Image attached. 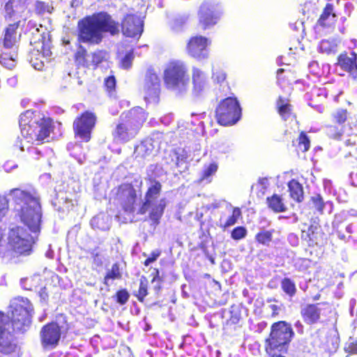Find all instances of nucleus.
<instances>
[{
  "label": "nucleus",
  "mask_w": 357,
  "mask_h": 357,
  "mask_svg": "<svg viewBox=\"0 0 357 357\" xmlns=\"http://www.w3.org/2000/svg\"><path fill=\"white\" fill-rule=\"evenodd\" d=\"M77 29L80 42L98 45L102 40L103 33H109L112 36L118 34L119 23L107 12L101 11L80 20Z\"/></svg>",
  "instance_id": "f257e3e1"
},
{
  "label": "nucleus",
  "mask_w": 357,
  "mask_h": 357,
  "mask_svg": "<svg viewBox=\"0 0 357 357\" xmlns=\"http://www.w3.org/2000/svg\"><path fill=\"white\" fill-rule=\"evenodd\" d=\"M13 202V212L15 217L32 232L40 229L42 211L40 199L29 192L13 188L9 190Z\"/></svg>",
  "instance_id": "f03ea898"
},
{
  "label": "nucleus",
  "mask_w": 357,
  "mask_h": 357,
  "mask_svg": "<svg viewBox=\"0 0 357 357\" xmlns=\"http://www.w3.org/2000/svg\"><path fill=\"white\" fill-rule=\"evenodd\" d=\"M19 124L22 137L35 145L47 142L54 130L52 119L40 111L26 110L20 115Z\"/></svg>",
  "instance_id": "7ed1b4c3"
},
{
  "label": "nucleus",
  "mask_w": 357,
  "mask_h": 357,
  "mask_svg": "<svg viewBox=\"0 0 357 357\" xmlns=\"http://www.w3.org/2000/svg\"><path fill=\"white\" fill-rule=\"evenodd\" d=\"M145 121L146 114L141 109L123 112L112 132L114 140L121 143L130 141L137 135Z\"/></svg>",
  "instance_id": "20e7f679"
},
{
  "label": "nucleus",
  "mask_w": 357,
  "mask_h": 357,
  "mask_svg": "<svg viewBox=\"0 0 357 357\" xmlns=\"http://www.w3.org/2000/svg\"><path fill=\"white\" fill-rule=\"evenodd\" d=\"M294 336V332L289 323L285 321L273 323L264 341L265 354L288 353Z\"/></svg>",
  "instance_id": "39448f33"
},
{
  "label": "nucleus",
  "mask_w": 357,
  "mask_h": 357,
  "mask_svg": "<svg viewBox=\"0 0 357 357\" xmlns=\"http://www.w3.org/2000/svg\"><path fill=\"white\" fill-rule=\"evenodd\" d=\"M33 239L23 227L15 225L9 229L6 252L11 257L29 255L32 250Z\"/></svg>",
  "instance_id": "423d86ee"
},
{
  "label": "nucleus",
  "mask_w": 357,
  "mask_h": 357,
  "mask_svg": "<svg viewBox=\"0 0 357 357\" xmlns=\"http://www.w3.org/2000/svg\"><path fill=\"white\" fill-rule=\"evenodd\" d=\"M10 307L13 332L24 333L31 323L33 305L27 298L17 296L13 300Z\"/></svg>",
  "instance_id": "0eeeda50"
},
{
  "label": "nucleus",
  "mask_w": 357,
  "mask_h": 357,
  "mask_svg": "<svg viewBox=\"0 0 357 357\" xmlns=\"http://www.w3.org/2000/svg\"><path fill=\"white\" fill-rule=\"evenodd\" d=\"M163 81L168 89H185L189 83L188 68L185 63L179 60L169 61L164 69Z\"/></svg>",
  "instance_id": "6e6552de"
},
{
  "label": "nucleus",
  "mask_w": 357,
  "mask_h": 357,
  "mask_svg": "<svg viewBox=\"0 0 357 357\" xmlns=\"http://www.w3.org/2000/svg\"><path fill=\"white\" fill-rule=\"evenodd\" d=\"M217 122L222 126L235 124L241 116V108L235 97H227L218 105L215 111Z\"/></svg>",
  "instance_id": "1a4fd4ad"
},
{
  "label": "nucleus",
  "mask_w": 357,
  "mask_h": 357,
  "mask_svg": "<svg viewBox=\"0 0 357 357\" xmlns=\"http://www.w3.org/2000/svg\"><path fill=\"white\" fill-rule=\"evenodd\" d=\"M114 199L128 214L133 213L138 202L136 189L131 183H123L114 188Z\"/></svg>",
  "instance_id": "9d476101"
},
{
  "label": "nucleus",
  "mask_w": 357,
  "mask_h": 357,
  "mask_svg": "<svg viewBox=\"0 0 357 357\" xmlns=\"http://www.w3.org/2000/svg\"><path fill=\"white\" fill-rule=\"evenodd\" d=\"M97 116L94 112L84 111L78 115L73 121V131L75 137L82 142H89L91 139L92 131L96 127Z\"/></svg>",
  "instance_id": "9b49d317"
},
{
  "label": "nucleus",
  "mask_w": 357,
  "mask_h": 357,
  "mask_svg": "<svg viewBox=\"0 0 357 357\" xmlns=\"http://www.w3.org/2000/svg\"><path fill=\"white\" fill-rule=\"evenodd\" d=\"M221 15L220 6L211 1H204L198 10V26L203 31L214 26Z\"/></svg>",
  "instance_id": "f8f14e48"
},
{
  "label": "nucleus",
  "mask_w": 357,
  "mask_h": 357,
  "mask_svg": "<svg viewBox=\"0 0 357 357\" xmlns=\"http://www.w3.org/2000/svg\"><path fill=\"white\" fill-rule=\"evenodd\" d=\"M211 44V40L208 38L199 34L192 35L186 43L185 51L190 57L202 61L208 58V48Z\"/></svg>",
  "instance_id": "ddd939ff"
},
{
  "label": "nucleus",
  "mask_w": 357,
  "mask_h": 357,
  "mask_svg": "<svg viewBox=\"0 0 357 357\" xmlns=\"http://www.w3.org/2000/svg\"><path fill=\"white\" fill-rule=\"evenodd\" d=\"M160 79L153 68L147 69L144 82V99L148 102H156L160 93Z\"/></svg>",
  "instance_id": "4468645a"
},
{
  "label": "nucleus",
  "mask_w": 357,
  "mask_h": 357,
  "mask_svg": "<svg viewBox=\"0 0 357 357\" xmlns=\"http://www.w3.org/2000/svg\"><path fill=\"white\" fill-rule=\"evenodd\" d=\"M350 113L347 109L337 108L331 114L333 124L326 126L328 135L335 139H340L344 132V124L348 121Z\"/></svg>",
  "instance_id": "2eb2a0df"
},
{
  "label": "nucleus",
  "mask_w": 357,
  "mask_h": 357,
  "mask_svg": "<svg viewBox=\"0 0 357 357\" xmlns=\"http://www.w3.org/2000/svg\"><path fill=\"white\" fill-rule=\"evenodd\" d=\"M61 327L55 321L44 325L40 332L41 344L45 347H56L61 338Z\"/></svg>",
  "instance_id": "dca6fc26"
},
{
  "label": "nucleus",
  "mask_w": 357,
  "mask_h": 357,
  "mask_svg": "<svg viewBox=\"0 0 357 357\" xmlns=\"http://www.w3.org/2000/svg\"><path fill=\"white\" fill-rule=\"evenodd\" d=\"M3 317L4 313L0 311V352L8 355L15 353L18 347L14 335L6 330Z\"/></svg>",
  "instance_id": "f3484780"
},
{
  "label": "nucleus",
  "mask_w": 357,
  "mask_h": 357,
  "mask_svg": "<svg viewBox=\"0 0 357 357\" xmlns=\"http://www.w3.org/2000/svg\"><path fill=\"white\" fill-rule=\"evenodd\" d=\"M121 31L130 38L139 37L143 31V24L139 17L133 14L126 15L121 22Z\"/></svg>",
  "instance_id": "a211bd4d"
},
{
  "label": "nucleus",
  "mask_w": 357,
  "mask_h": 357,
  "mask_svg": "<svg viewBox=\"0 0 357 357\" xmlns=\"http://www.w3.org/2000/svg\"><path fill=\"white\" fill-rule=\"evenodd\" d=\"M336 65L347 72L354 79L357 78V54L354 51H344L337 58Z\"/></svg>",
  "instance_id": "6ab92c4d"
},
{
  "label": "nucleus",
  "mask_w": 357,
  "mask_h": 357,
  "mask_svg": "<svg viewBox=\"0 0 357 357\" xmlns=\"http://www.w3.org/2000/svg\"><path fill=\"white\" fill-rule=\"evenodd\" d=\"M321 303L306 304L301 310V315L303 321L308 325H312L319 322L321 315Z\"/></svg>",
  "instance_id": "aec40b11"
},
{
  "label": "nucleus",
  "mask_w": 357,
  "mask_h": 357,
  "mask_svg": "<svg viewBox=\"0 0 357 357\" xmlns=\"http://www.w3.org/2000/svg\"><path fill=\"white\" fill-rule=\"evenodd\" d=\"M162 190L161 183L156 180L153 181V183L148 188L145 193V201L139 208L137 213L140 215L145 214L151 204L155 201L160 194Z\"/></svg>",
  "instance_id": "412c9836"
},
{
  "label": "nucleus",
  "mask_w": 357,
  "mask_h": 357,
  "mask_svg": "<svg viewBox=\"0 0 357 357\" xmlns=\"http://www.w3.org/2000/svg\"><path fill=\"white\" fill-rule=\"evenodd\" d=\"M337 15L333 3H327L317 20V24L322 28H330L337 21Z\"/></svg>",
  "instance_id": "4be33fe9"
},
{
  "label": "nucleus",
  "mask_w": 357,
  "mask_h": 357,
  "mask_svg": "<svg viewBox=\"0 0 357 357\" xmlns=\"http://www.w3.org/2000/svg\"><path fill=\"white\" fill-rule=\"evenodd\" d=\"M276 111L281 119L285 121L290 119H296L297 117L289 100L281 96L276 100Z\"/></svg>",
  "instance_id": "5701e85b"
},
{
  "label": "nucleus",
  "mask_w": 357,
  "mask_h": 357,
  "mask_svg": "<svg viewBox=\"0 0 357 357\" xmlns=\"http://www.w3.org/2000/svg\"><path fill=\"white\" fill-rule=\"evenodd\" d=\"M30 45L33 46V49L43 56H48L51 54L50 47L45 44V37L40 33L38 29L35 30V33H32Z\"/></svg>",
  "instance_id": "b1692460"
},
{
  "label": "nucleus",
  "mask_w": 357,
  "mask_h": 357,
  "mask_svg": "<svg viewBox=\"0 0 357 357\" xmlns=\"http://www.w3.org/2000/svg\"><path fill=\"white\" fill-rule=\"evenodd\" d=\"M268 208L274 213L285 212L287 209L281 195L274 193L266 199Z\"/></svg>",
  "instance_id": "393cba45"
},
{
  "label": "nucleus",
  "mask_w": 357,
  "mask_h": 357,
  "mask_svg": "<svg viewBox=\"0 0 357 357\" xmlns=\"http://www.w3.org/2000/svg\"><path fill=\"white\" fill-rule=\"evenodd\" d=\"M19 27V22L10 24L5 30L2 45L6 49H12L16 41V31Z\"/></svg>",
  "instance_id": "a878e982"
},
{
  "label": "nucleus",
  "mask_w": 357,
  "mask_h": 357,
  "mask_svg": "<svg viewBox=\"0 0 357 357\" xmlns=\"http://www.w3.org/2000/svg\"><path fill=\"white\" fill-rule=\"evenodd\" d=\"M288 190L289 196L297 203H301L304 200V192L303 185L296 179L290 180L288 183Z\"/></svg>",
  "instance_id": "bb28decb"
},
{
  "label": "nucleus",
  "mask_w": 357,
  "mask_h": 357,
  "mask_svg": "<svg viewBox=\"0 0 357 357\" xmlns=\"http://www.w3.org/2000/svg\"><path fill=\"white\" fill-rule=\"evenodd\" d=\"M17 52L13 49L0 47V63L6 68H11L15 66Z\"/></svg>",
  "instance_id": "cd10ccee"
},
{
  "label": "nucleus",
  "mask_w": 357,
  "mask_h": 357,
  "mask_svg": "<svg viewBox=\"0 0 357 357\" xmlns=\"http://www.w3.org/2000/svg\"><path fill=\"white\" fill-rule=\"evenodd\" d=\"M317 229V225H310L308 226L307 230L303 229L301 231V240L305 241L309 247H313L318 244Z\"/></svg>",
  "instance_id": "c85d7f7f"
},
{
  "label": "nucleus",
  "mask_w": 357,
  "mask_h": 357,
  "mask_svg": "<svg viewBox=\"0 0 357 357\" xmlns=\"http://www.w3.org/2000/svg\"><path fill=\"white\" fill-rule=\"evenodd\" d=\"M169 158L170 161L167 160V163L174 162L177 167L187 162L188 153L183 149H174L169 151ZM165 159L167 160L166 158Z\"/></svg>",
  "instance_id": "c756f323"
},
{
  "label": "nucleus",
  "mask_w": 357,
  "mask_h": 357,
  "mask_svg": "<svg viewBox=\"0 0 357 357\" xmlns=\"http://www.w3.org/2000/svg\"><path fill=\"white\" fill-rule=\"evenodd\" d=\"M192 79L193 89L197 92L202 91L206 85V77L204 72L197 68H192Z\"/></svg>",
  "instance_id": "7c9ffc66"
},
{
  "label": "nucleus",
  "mask_w": 357,
  "mask_h": 357,
  "mask_svg": "<svg viewBox=\"0 0 357 357\" xmlns=\"http://www.w3.org/2000/svg\"><path fill=\"white\" fill-rule=\"evenodd\" d=\"M122 273L120 269L119 264L115 262L112 265L111 268L107 271L103 278V284L109 286L110 280H121Z\"/></svg>",
  "instance_id": "2f4dec72"
},
{
  "label": "nucleus",
  "mask_w": 357,
  "mask_h": 357,
  "mask_svg": "<svg viewBox=\"0 0 357 357\" xmlns=\"http://www.w3.org/2000/svg\"><path fill=\"white\" fill-rule=\"evenodd\" d=\"M88 52L86 49L79 45L74 54V61L77 67H89V62L87 60Z\"/></svg>",
  "instance_id": "473e14b6"
},
{
  "label": "nucleus",
  "mask_w": 357,
  "mask_h": 357,
  "mask_svg": "<svg viewBox=\"0 0 357 357\" xmlns=\"http://www.w3.org/2000/svg\"><path fill=\"white\" fill-rule=\"evenodd\" d=\"M242 218V212L239 207H233L231 208V215L227 218L225 222L222 224H220V227L222 229H226L227 228L234 225L238 220Z\"/></svg>",
  "instance_id": "72a5a7b5"
},
{
  "label": "nucleus",
  "mask_w": 357,
  "mask_h": 357,
  "mask_svg": "<svg viewBox=\"0 0 357 357\" xmlns=\"http://www.w3.org/2000/svg\"><path fill=\"white\" fill-rule=\"evenodd\" d=\"M274 229L271 230H261L255 235V241L257 243L268 246L273 241V235L274 234Z\"/></svg>",
  "instance_id": "f704fd0d"
},
{
  "label": "nucleus",
  "mask_w": 357,
  "mask_h": 357,
  "mask_svg": "<svg viewBox=\"0 0 357 357\" xmlns=\"http://www.w3.org/2000/svg\"><path fill=\"white\" fill-rule=\"evenodd\" d=\"M165 208V204L163 199L160 201V204L154 206L150 211L149 218L154 224L158 225L160 222L161 217L163 215Z\"/></svg>",
  "instance_id": "c9c22d12"
},
{
  "label": "nucleus",
  "mask_w": 357,
  "mask_h": 357,
  "mask_svg": "<svg viewBox=\"0 0 357 357\" xmlns=\"http://www.w3.org/2000/svg\"><path fill=\"white\" fill-rule=\"evenodd\" d=\"M297 151L305 153L310 148V140L305 132L301 131L297 139Z\"/></svg>",
  "instance_id": "e433bc0d"
},
{
  "label": "nucleus",
  "mask_w": 357,
  "mask_h": 357,
  "mask_svg": "<svg viewBox=\"0 0 357 357\" xmlns=\"http://www.w3.org/2000/svg\"><path fill=\"white\" fill-rule=\"evenodd\" d=\"M148 295V281L147 279L142 276L139 280V289L137 293L135 294V296L137 301L143 303L145 297Z\"/></svg>",
  "instance_id": "4c0bfd02"
},
{
  "label": "nucleus",
  "mask_w": 357,
  "mask_h": 357,
  "mask_svg": "<svg viewBox=\"0 0 357 357\" xmlns=\"http://www.w3.org/2000/svg\"><path fill=\"white\" fill-rule=\"evenodd\" d=\"M281 288L286 294L291 297L296 293V284L289 278H284L281 280Z\"/></svg>",
  "instance_id": "58836bf2"
},
{
  "label": "nucleus",
  "mask_w": 357,
  "mask_h": 357,
  "mask_svg": "<svg viewBox=\"0 0 357 357\" xmlns=\"http://www.w3.org/2000/svg\"><path fill=\"white\" fill-rule=\"evenodd\" d=\"M112 298L117 304L124 305L130 298V294L126 288H121L116 291Z\"/></svg>",
  "instance_id": "ea45409f"
},
{
  "label": "nucleus",
  "mask_w": 357,
  "mask_h": 357,
  "mask_svg": "<svg viewBox=\"0 0 357 357\" xmlns=\"http://www.w3.org/2000/svg\"><path fill=\"white\" fill-rule=\"evenodd\" d=\"M107 52L103 50H96L91 53V64L96 68L100 63L106 60Z\"/></svg>",
  "instance_id": "a19ab883"
},
{
  "label": "nucleus",
  "mask_w": 357,
  "mask_h": 357,
  "mask_svg": "<svg viewBox=\"0 0 357 357\" xmlns=\"http://www.w3.org/2000/svg\"><path fill=\"white\" fill-rule=\"evenodd\" d=\"M116 80L115 76L112 75L104 80V87L107 93L112 94L116 91Z\"/></svg>",
  "instance_id": "79ce46f5"
},
{
  "label": "nucleus",
  "mask_w": 357,
  "mask_h": 357,
  "mask_svg": "<svg viewBox=\"0 0 357 357\" xmlns=\"http://www.w3.org/2000/svg\"><path fill=\"white\" fill-rule=\"evenodd\" d=\"M229 313L230 316L227 320V324L231 326L238 324L241 319V311L237 307H231Z\"/></svg>",
  "instance_id": "37998d69"
},
{
  "label": "nucleus",
  "mask_w": 357,
  "mask_h": 357,
  "mask_svg": "<svg viewBox=\"0 0 357 357\" xmlns=\"http://www.w3.org/2000/svg\"><path fill=\"white\" fill-rule=\"evenodd\" d=\"M218 168V165L215 162L210 163L203 169L200 181L207 180L211 176L217 172Z\"/></svg>",
  "instance_id": "c03bdc74"
},
{
  "label": "nucleus",
  "mask_w": 357,
  "mask_h": 357,
  "mask_svg": "<svg viewBox=\"0 0 357 357\" xmlns=\"http://www.w3.org/2000/svg\"><path fill=\"white\" fill-rule=\"evenodd\" d=\"M310 201L312 202L314 207L319 213H323L325 203L321 195L317 194L314 196L310 197Z\"/></svg>",
  "instance_id": "a18cd8bd"
},
{
  "label": "nucleus",
  "mask_w": 357,
  "mask_h": 357,
  "mask_svg": "<svg viewBox=\"0 0 357 357\" xmlns=\"http://www.w3.org/2000/svg\"><path fill=\"white\" fill-rule=\"evenodd\" d=\"M247 235V229L243 226H238L233 229L231 232V237L235 241L244 238Z\"/></svg>",
  "instance_id": "49530a36"
},
{
  "label": "nucleus",
  "mask_w": 357,
  "mask_h": 357,
  "mask_svg": "<svg viewBox=\"0 0 357 357\" xmlns=\"http://www.w3.org/2000/svg\"><path fill=\"white\" fill-rule=\"evenodd\" d=\"M134 59L133 50H130L126 54V55L121 60V67L123 69L128 70L132 66V61Z\"/></svg>",
  "instance_id": "de8ad7c7"
},
{
  "label": "nucleus",
  "mask_w": 357,
  "mask_h": 357,
  "mask_svg": "<svg viewBox=\"0 0 357 357\" xmlns=\"http://www.w3.org/2000/svg\"><path fill=\"white\" fill-rule=\"evenodd\" d=\"M227 73L222 68H217L213 73V79L217 83L221 84L226 81Z\"/></svg>",
  "instance_id": "09e8293b"
},
{
  "label": "nucleus",
  "mask_w": 357,
  "mask_h": 357,
  "mask_svg": "<svg viewBox=\"0 0 357 357\" xmlns=\"http://www.w3.org/2000/svg\"><path fill=\"white\" fill-rule=\"evenodd\" d=\"M50 7L49 5L43 1H36L35 5V11L38 15H43L45 13H50Z\"/></svg>",
  "instance_id": "8fccbe9b"
},
{
  "label": "nucleus",
  "mask_w": 357,
  "mask_h": 357,
  "mask_svg": "<svg viewBox=\"0 0 357 357\" xmlns=\"http://www.w3.org/2000/svg\"><path fill=\"white\" fill-rule=\"evenodd\" d=\"M335 45H331V43L328 40H324L321 42L319 49L321 52L330 54L334 52Z\"/></svg>",
  "instance_id": "3c124183"
},
{
  "label": "nucleus",
  "mask_w": 357,
  "mask_h": 357,
  "mask_svg": "<svg viewBox=\"0 0 357 357\" xmlns=\"http://www.w3.org/2000/svg\"><path fill=\"white\" fill-rule=\"evenodd\" d=\"M162 251L160 250H155L151 252L150 256L147 257L144 261V265L148 266L151 263L155 261L160 256Z\"/></svg>",
  "instance_id": "603ef678"
},
{
  "label": "nucleus",
  "mask_w": 357,
  "mask_h": 357,
  "mask_svg": "<svg viewBox=\"0 0 357 357\" xmlns=\"http://www.w3.org/2000/svg\"><path fill=\"white\" fill-rule=\"evenodd\" d=\"M284 71L285 70L283 68H279L277 70V79L280 83L284 82L286 79V76L282 75V73H284Z\"/></svg>",
  "instance_id": "864d4df0"
},
{
  "label": "nucleus",
  "mask_w": 357,
  "mask_h": 357,
  "mask_svg": "<svg viewBox=\"0 0 357 357\" xmlns=\"http://www.w3.org/2000/svg\"><path fill=\"white\" fill-rule=\"evenodd\" d=\"M270 307L272 310V314H271L272 317H275L277 315H278V314H279L278 312H279L280 307L278 305H274V304L271 305Z\"/></svg>",
  "instance_id": "5fc2aeb1"
},
{
  "label": "nucleus",
  "mask_w": 357,
  "mask_h": 357,
  "mask_svg": "<svg viewBox=\"0 0 357 357\" xmlns=\"http://www.w3.org/2000/svg\"><path fill=\"white\" fill-rule=\"evenodd\" d=\"M349 349L351 352L357 354V340L349 344Z\"/></svg>",
  "instance_id": "6e6d98bb"
},
{
  "label": "nucleus",
  "mask_w": 357,
  "mask_h": 357,
  "mask_svg": "<svg viewBox=\"0 0 357 357\" xmlns=\"http://www.w3.org/2000/svg\"><path fill=\"white\" fill-rule=\"evenodd\" d=\"M287 353H273V354H266L268 357H287L285 355Z\"/></svg>",
  "instance_id": "4d7b16f0"
},
{
  "label": "nucleus",
  "mask_w": 357,
  "mask_h": 357,
  "mask_svg": "<svg viewBox=\"0 0 357 357\" xmlns=\"http://www.w3.org/2000/svg\"><path fill=\"white\" fill-rule=\"evenodd\" d=\"M162 283H156L153 287V290L155 291V294H158L161 289H162Z\"/></svg>",
  "instance_id": "13d9d810"
},
{
  "label": "nucleus",
  "mask_w": 357,
  "mask_h": 357,
  "mask_svg": "<svg viewBox=\"0 0 357 357\" xmlns=\"http://www.w3.org/2000/svg\"><path fill=\"white\" fill-rule=\"evenodd\" d=\"M162 283L163 282V279L159 275L158 276V278L156 277H153L152 279H151V283Z\"/></svg>",
  "instance_id": "bf43d9fd"
},
{
  "label": "nucleus",
  "mask_w": 357,
  "mask_h": 357,
  "mask_svg": "<svg viewBox=\"0 0 357 357\" xmlns=\"http://www.w3.org/2000/svg\"><path fill=\"white\" fill-rule=\"evenodd\" d=\"M13 0H9L8 2H6L5 5V8L6 10H13Z\"/></svg>",
  "instance_id": "052dcab7"
},
{
  "label": "nucleus",
  "mask_w": 357,
  "mask_h": 357,
  "mask_svg": "<svg viewBox=\"0 0 357 357\" xmlns=\"http://www.w3.org/2000/svg\"><path fill=\"white\" fill-rule=\"evenodd\" d=\"M151 275L153 277H156L158 278V276L160 275V271L158 268H154L153 272L151 273Z\"/></svg>",
  "instance_id": "680f3d73"
},
{
  "label": "nucleus",
  "mask_w": 357,
  "mask_h": 357,
  "mask_svg": "<svg viewBox=\"0 0 357 357\" xmlns=\"http://www.w3.org/2000/svg\"><path fill=\"white\" fill-rule=\"evenodd\" d=\"M321 298V294H317L316 295H314L313 297H312V300L313 301H318Z\"/></svg>",
  "instance_id": "e2e57ef3"
},
{
  "label": "nucleus",
  "mask_w": 357,
  "mask_h": 357,
  "mask_svg": "<svg viewBox=\"0 0 357 357\" xmlns=\"http://www.w3.org/2000/svg\"><path fill=\"white\" fill-rule=\"evenodd\" d=\"M99 256V254L98 253H96L93 255V258L96 257H98Z\"/></svg>",
  "instance_id": "0e129e2a"
},
{
  "label": "nucleus",
  "mask_w": 357,
  "mask_h": 357,
  "mask_svg": "<svg viewBox=\"0 0 357 357\" xmlns=\"http://www.w3.org/2000/svg\"><path fill=\"white\" fill-rule=\"evenodd\" d=\"M33 66L35 68H36V63H33Z\"/></svg>",
  "instance_id": "69168bd1"
}]
</instances>
